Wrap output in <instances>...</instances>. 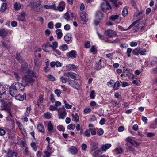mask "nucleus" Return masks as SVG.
Returning a JSON list of instances; mask_svg holds the SVG:
<instances>
[{"label":"nucleus","mask_w":157,"mask_h":157,"mask_svg":"<svg viewBox=\"0 0 157 157\" xmlns=\"http://www.w3.org/2000/svg\"><path fill=\"white\" fill-rule=\"evenodd\" d=\"M44 7L46 9H52L55 11V4H54L50 5H45Z\"/></svg>","instance_id":"38"},{"label":"nucleus","mask_w":157,"mask_h":157,"mask_svg":"<svg viewBox=\"0 0 157 157\" xmlns=\"http://www.w3.org/2000/svg\"><path fill=\"white\" fill-rule=\"evenodd\" d=\"M2 110H5L7 112L8 114L10 117H13V116L12 114L11 109L10 108L7 107V105H4L2 106H1Z\"/></svg>","instance_id":"13"},{"label":"nucleus","mask_w":157,"mask_h":157,"mask_svg":"<svg viewBox=\"0 0 157 157\" xmlns=\"http://www.w3.org/2000/svg\"><path fill=\"white\" fill-rule=\"evenodd\" d=\"M97 50L95 46H92L90 50V52H92L94 54H96L97 52Z\"/></svg>","instance_id":"40"},{"label":"nucleus","mask_w":157,"mask_h":157,"mask_svg":"<svg viewBox=\"0 0 157 157\" xmlns=\"http://www.w3.org/2000/svg\"><path fill=\"white\" fill-rule=\"evenodd\" d=\"M76 127L75 125L74 124H71L68 125L67 127V128L69 130H73Z\"/></svg>","instance_id":"47"},{"label":"nucleus","mask_w":157,"mask_h":157,"mask_svg":"<svg viewBox=\"0 0 157 157\" xmlns=\"http://www.w3.org/2000/svg\"><path fill=\"white\" fill-rule=\"evenodd\" d=\"M58 112L59 119H64L66 117L67 115L66 110L64 106L59 108Z\"/></svg>","instance_id":"4"},{"label":"nucleus","mask_w":157,"mask_h":157,"mask_svg":"<svg viewBox=\"0 0 157 157\" xmlns=\"http://www.w3.org/2000/svg\"><path fill=\"white\" fill-rule=\"evenodd\" d=\"M34 2V5L35 7V8L39 7L40 6V4H41V3H40V2L39 1H37L36 2H35L33 0L31 2Z\"/></svg>","instance_id":"56"},{"label":"nucleus","mask_w":157,"mask_h":157,"mask_svg":"<svg viewBox=\"0 0 157 157\" xmlns=\"http://www.w3.org/2000/svg\"><path fill=\"white\" fill-rule=\"evenodd\" d=\"M55 32L57 35V38L60 39L63 35L62 30L61 29H57L56 30Z\"/></svg>","instance_id":"22"},{"label":"nucleus","mask_w":157,"mask_h":157,"mask_svg":"<svg viewBox=\"0 0 157 157\" xmlns=\"http://www.w3.org/2000/svg\"><path fill=\"white\" fill-rule=\"evenodd\" d=\"M21 7H23V5L20 3L17 2H14V7L15 10L19 11L21 9Z\"/></svg>","instance_id":"19"},{"label":"nucleus","mask_w":157,"mask_h":157,"mask_svg":"<svg viewBox=\"0 0 157 157\" xmlns=\"http://www.w3.org/2000/svg\"><path fill=\"white\" fill-rule=\"evenodd\" d=\"M98 143L96 142L92 143L90 146V148L91 151L96 149L97 148Z\"/></svg>","instance_id":"30"},{"label":"nucleus","mask_w":157,"mask_h":157,"mask_svg":"<svg viewBox=\"0 0 157 157\" xmlns=\"http://www.w3.org/2000/svg\"><path fill=\"white\" fill-rule=\"evenodd\" d=\"M69 150L71 154L73 155H75L78 153L77 148L74 146H71L69 148Z\"/></svg>","instance_id":"20"},{"label":"nucleus","mask_w":157,"mask_h":157,"mask_svg":"<svg viewBox=\"0 0 157 157\" xmlns=\"http://www.w3.org/2000/svg\"><path fill=\"white\" fill-rule=\"evenodd\" d=\"M68 74L69 77H70L71 78L73 79L76 80V77L77 76V75L73 72H67Z\"/></svg>","instance_id":"31"},{"label":"nucleus","mask_w":157,"mask_h":157,"mask_svg":"<svg viewBox=\"0 0 157 157\" xmlns=\"http://www.w3.org/2000/svg\"><path fill=\"white\" fill-rule=\"evenodd\" d=\"M31 147L33 148L34 150L36 151L37 150V147L36 144L34 142H33L31 144Z\"/></svg>","instance_id":"59"},{"label":"nucleus","mask_w":157,"mask_h":157,"mask_svg":"<svg viewBox=\"0 0 157 157\" xmlns=\"http://www.w3.org/2000/svg\"><path fill=\"white\" fill-rule=\"evenodd\" d=\"M57 129L59 131L64 132L65 130V128L62 125H59L57 126Z\"/></svg>","instance_id":"54"},{"label":"nucleus","mask_w":157,"mask_h":157,"mask_svg":"<svg viewBox=\"0 0 157 157\" xmlns=\"http://www.w3.org/2000/svg\"><path fill=\"white\" fill-rule=\"evenodd\" d=\"M7 89L5 88L4 86H0V98L1 100L2 101L5 99L6 94V90Z\"/></svg>","instance_id":"8"},{"label":"nucleus","mask_w":157,"mask_h":157,"mask_svg":"<svg viewBox=\"0 0 157 157\" xmlns=\"http://www.w3.org/2000/svg\"><path fill=\"white\" fill-rule=\"evenodd\" d=\"M49 47H50V44L49 42H47L45 44L43 45L42 46V48L43 50L46 52H49Z\"/></svg>","instance_id":"17"},{"label":"nucleus","mask_w":157,"mask_h":157,"mask_svg":"<svg viewBox=\"0 0 157 157\" xmlns=\"http://www.w3.org/2000/svg\"><path fill=\"white\" fill-rule=\"evenodd\" d=\"M146 50L144 48L137 47L133 50L132 53L135 55H138L139 54L144 55L146 54Z\"/></svg>","instance_id":"3"},{"label":"nucleus","mask_w":157,"mask_h":157,"mask_svg":"<svg viewBox=\"0 0 157 157\" xmlns=\"http://www.w3.org/2000/svg\"><path fill=\"white\" fill-rule=\"evenodd\" d=\"M87 15L86 12H82L80 14V17L82 21L84 22H86L88 20Z\"/></svg>","instance_id":"15"},{"label":"nucleus","mask_w":157,"mask_h":157,"mask_svg":"<svg viewBox=\"0 0 157 157\" xmlns=\"http://www.w3.org/2000/svg\"><path fill=\"white\" fill-rule=\"evenodd\" d=\"M37 128L38 130L41 132H44V126L41 124H38Z\"/></svg>","instance_id":"33"},{"label":"nucleus","mask_w":157,"mask_h":157,"mask_svg":"<svg viewBox=\"0 0 157 157\" xmlns=\"http://www.w3.org/2000/svg\"><path fill=\"white\" fill-rule=\"evenodd\" d=\"M128 14V10L126 8H124L122 11V14L125 17Z\"/></svg>","instance_id":"58"},{"label":"nucleus","mask_w":157,"mask_h":157,"mask_svg":"<svg viewBox=\"0 0 157 157\" xmlns=\"http://www.w3.org/2000/svg\"><path fill=\"white\" fill-rule=\"evenodd\" d=\"M63 18L67 21H70V16L69 13L67 12L64 14L63 16Z\"/></svg>","instance_id":"43"},{"label":"nucleus","mask_w":157,"mask_h":157,"mask_svg":"<svg viewBox=\"0 0 157 157\" xmlns=\"http://www.w3.org/2000/svg\"><path fill=\"white\" fill-rule=\"evenodd\" d=\"M104 133L103 130L101 128H100L97 131V134L99 135H102Z\"/></svg>","instance_id":"64"},{"label":"nucleus","mask_w":157,"mask_h":157,"mask_svg":"<svg viewBox=\"0 0 157 157\" xmlns=\"http://www.w3.org/2000/svg\"><path fill=\"white\" fill-rule=\"evenodd\" d=\"M31 110V108L29 107H27L26 109V112L25 113V115L26 117H28L29 116V114L30 113Z\"/></svg>","instance_id":"57"},{"label":"nucleus","mask_w":157,"mask_h":157,"mask_svg":"<svg viewBox=\"0 0 157 157\" xmlns=\"http://www.w3.org/2000/svg\"><path fill=\"white\" fill-rule=\"evenodd\" d=\"M60 79V81L63 83H65L67 82V80L69 79L67 72L64 73L63 76L61 77Z\"/></svg>","instance_id":"12"},{"label":"nucleus","mask_w":157,"mask_h":157,"mask_svg":"<svg viewBox=\"0 0 157 157\" xmlns=\"http://www.w3.org/2000/svg\"><path fill=\"white\" fill-rule=\"evenodd\" d=\"M43 100V97L42 95H40L39 98V99L37 101V104L38 106H39L40 105H41V103H42Z\"/></svg>","instance_id":"46"},{"label":"nucleus","mask_w":157,"mask_h":157,"mask_svg":"<svg viewBox=\"0 0 157 157\" xmlns=\"http://www.w3.org/2000/svg\"><path fill=\"white\" fill-rule=\"evenodd\" d=\"M49 109L52 111H54L55 110H56L58 111L59 108H58L56 107L55 105H51L50 106Z\"/></svg>","instance_id":"48"},{"label":"nucleus","mask_w":157,"mask_h":157,"mask_svg":"<svg viewBox=\"0 0 157 157\" xmlns=\"http://www.w3.org/2000/svg\"><path fill=\"white\" fill-rule=\"evenodd\" d=\"M111 146V144L107 143L105 144L102 145L101 149L102 151L105 152L106 151L110 148Z\"/></svg>","instance_id":"18"},{"label":"nucleus","mask_w":157,"mask_h":157,"mask_svg":"<svg viewBox=\"0 0 157 157\" xmlns=\"http://www.w3.org/2000/svg\"><path fill=\"white\" fill-rule=\"evenodd\" d=\"M25 87L22 82L14 83L9 88V94L11 96H14L18 92L23 91Z\"/></svg>","instance_id":"1"},{"label":"nucleus","mask_w":157,"mask_h":157,"mask_svg":"<svg viewBox=\"0 0 157 157\" xmlns=\"http://www.w3.org/2000/svg\"><path fill=\"white\" fill-rule=\"evenodd\" d=\"M63 101L65 108L67 109H71L72 105L69 104L66 100H64Z\"/></svg>","instance_id":"49"},{"label":"nucleus","mask_w":157,"mask_h":157,"mask_svg":"<svg viewBox=\"0 0 157 157\" xmlns=\"http://www.w3.org/2000/svg\"><path fill=\"white\" fill-rule=\"evenodd\" d=\"M35 81L30 75H27L22 78L21 82L24 84L25 86H26L32 84Z\"/></svg>","instance_id":"2"},{"label":"nucleus","mask_w":157,"mask_h":157,"mask_svg":"<svg viewBox=\"0 0 157 157\" xmlns=\"http://www.w3.org/2000/svg\"><path fill=\"white\" fill-rule=\"evenodd\" d=\"M27 72L29 74L28 75H30L32 78L35 77L36 78L37 77V76L36 75V73L30 70H28Z\"/></svg>","instance_id":"39"},{"label":"nucleus","mask_w":157,"mask_h":157,"mask_svg":"<svg viewBox=\"0 0 157 157\" xmlns=\"http://www.w3.org/2000/svg\"><path fill=\"white\" fill-rule=\"evenodd\" d=\"M103 13L100 11L97 12L96 15V19L97 20L101 21L103 17Z\"/></svg>","instance_id":"26"},{"label":"nucleus","mask_w":157,"mask_h":157,"mask_svg":"<svg viewBox=\"0 0 157 157\" xmlns=\"http://www.w3.org/2000/svg\"><path fill=\"white\" fill-rule=\"evenodd\" d=\"M104 40H105V42H107L109 43H116L118 42V40L117 39H116L112 41L109 40L108 39H104Z\"/></svg>","instance_id":"55"},{"label":"nucleus","mask_w":157,"mask_h":157,"mask_svg":"<svg viewBox=\"0 0 157 157\" xmlns=\"http://www.w3.org/2000/svg\"><path fill=\"white\" fill-rule=\"evenodd\" d=\"M58 47V43L57 41H54L50 44V47H51L53 51L56 49Z\"/></svg>","instance_id":"35"},{"label":"nucleus","mask_w":157,"mask_h":157,"mask_svg":"<svg viewBox=\"0 0 157 157\" xmlns=\"http://www.w3.org/2000/svg\"><path fill=\"white\" fill-rule=\"evenodd\" d=\"M68 85L74 89L79 90L80 89V85L78 83L74 80H70L68 82Z\"/></svg>","instance_id":"7"},{"label":"nucleus","mask_w":157,"mask_h":157,"mask_svg":"<svg viewBox=\"0 0 157 157\" xmlns=\"http://www.w3.org/2000/svg\"><path fill=\"white\" fill-rule=\"evenodd\" d=\"M157 63V58L153 57L151 59L150 67H153Z\"/></svg>","instance_id":"23"},{"label":"nucleus","mask_w":157,"mask_h":157,"mask_svg":"<svg viewBox=\"0 0 157 157\" xmlns=\"http://www.w3.org/2000/svg\"><path fill=\"white\" fill-rule=\"evenodd\" d=\"M47 78L50 81H54L55 80V78L52 75H48L47 76Z\"/></svg>","instance_id":"61"},{"label":"nucleus","mask_w":157,"mask_h":157,"mask_svg":"<svg viewBox=\"0 0 157 157\" xmlns=\"http://www.w3.org/2000/svg\"><path fill=\"white\" fill-rule=\"evenodd\" d=\"M66 55L68 58H75L76 57L77 54L75 50H72L67 53Z\"/></svg>","instance_id":"10"},{"label":"nucleus","mask_w":157,"mask_h":157,"mask_svg":"<svg viewBox=\"0 0 157 157\" xmlns=\"http://www.w3.org/2000/svg\"><path fill=\"white\" fill-rule=\"evenodd\" d=\"M136 23H135V22H133L127 29H124L122 27L119 25H118L117 27L119 29L121 30L125 31L130 29Z\"/></svg>","instance_id":"28"},{"label":"nucleus","mask_w":157,"mask_h":157,"mask_svg":"<svg viewBox=\"0 0 157 157\" xmlns=\"http://www.w3.org/2000/svg\"><path fill=\"white\" fill-rule=\"evenodd\" d=\"M101 60L100 59L99 62L96 64L95 67L97 70H100L102 68V66L101 63Z\"/></svg>","instance_id":"36"},{"label":"nucleus","mask_w":157,"mask_h":157,"mask_svg":"<svg viewBox=\"0 0 157 157\" xmlns=\"http://www.w3.org/2000/svg\"><path fill=\"white\" fill-rule=\"evenodd\" d=\"M120 86V84L119 81H117L115 83L113 86V89L114 91L117 90L118 89Z\"/></svg>","instance_id":"34"},{"label":"nucleus","mask_w":157,"mask_h":157,"mask_svg":"<svg viewBox=\"0 0 157 157\" xmlns=\"http://www.w3.org/2000/svg\"><path fill=\"white\" fill-rule=\"evenodd\" d=\"M55 93L57 95V97H59L60 96V94L61 93V92L60 90L56 89L54 91Z\"/></svg>","instance_id":"60"},{"label":"nucleus","mask_w":157,"mask_h":157,"mask_svg":"<svg viewBox=\"0 0 157 157\" xmlns=\"http://www.w3.org/2000/svg\"><path fill=\"white\" fill-rule=\"evenodd\" d=\"M26 13L24 11H22L20 13V15L17 16V20L19 21H25Z\"/></svg>","instance_id":"14"},{"label":"nucleus","mask_w":157,"mask_h":157,"mask_svg":"<svg viewBox=\"0 0 157 157\" xmlns=\"http://www.w3.org/2000/svg\"><path fill=\"white\" fill-rule=\"evenodd\" d=\"M103 3H101V10L104 12H106L108 10L111 9V7L109 3L106 0H105Z\"/></svg>","instance_id":"6"},{"label":"nucleus","mask_w":157,"mask_h":157,"mask_svg":"<svg viewBox=\"0 0 157 157\" xmlns=\"http://www.w3.org/2000/svg\"><path fill=\"white\" fill-rule=\"evenodd\" d=\"M84 134L86 136L89 137L90 136V128L88 130H86L84 132Z\"/></svg>","instance_id":"53"},{"label":"nucleus","mask_w":157,"mask_h":157,"mask_svg":"<svg viewBox=\"0 0 157 157\" xmlns=\"http://www.w3.org/2000/svg\"><path fill=\"white\" fill-rule=\"evenodd\" d=\"M49 62H46V66L44 67V71L45 72H46L48 71H49L50 70L49 68Z\"/></svg>","instance_id":"50"},{"label":"nucleus","mask_w":157,"mask_h":157,"mask_svg":"<svg viewBox=\"0 0 157 157\" xmlns=\"http://www.w3.org/2000/svg\"><path fill=\"white\" fill-rule=\"evenodd\" d=\"M68 48V47L67 44L62 45L59 47V49L63 52L67 50Z\"/></svg>","instance_id":"37"},{"label":"nucleus","mask_w":157,"mask_h":157,"mask_svg":"<svg viewBox=\"0 0 157 157\" xmlns=\"http://www.w3.org/2000/svg\"><path fill=\"white\" fill-rule=\"evenodd\" d=\"M53 128V126L51 122L49 121L48 125V129L49 131H52Z\"/></svg>","instance_id":"45"},{"label":"nucleus","mask_w":157,"mask_h":157,"mask_svg":"<svg viewBox=\"0 0 157 157\" xmlns=\"http://www.w3.org/2000/svg\"><path fill=\"white\" fill-rule=\"evenodd\" d=\"M65 3L63 1H60L57 6L55 4V11H59L60 12L63 11L65 9Z\"/></svg>","instance_id":"5"},{"label":"nucleus","mask_w":157,"mask_h":157,"mask_svg":"<svg viewBox=\"0 0 157 157\" xmlns=\"http://www.w3.org/2000/svg\"><path fill=\"white\" fill-rule=\"evenodd\" d=\"M126 142L130 143L131 145H133L134 147H137L139 145V143L136 142L135 141L133 140L130 137H128L125 140Z\"/></svg>","instance_id":"9"},{"label":"nucleus","mask_w":157,"mask_h":157,"mask_svg":"<svg viewBox=\"0 0 157 157\" xmlns=\"http://www.w3.org/2000/svg\"><path fill=\"white\" fill-rule=\"evenodd\" d=\"M7 34V31L4 29L0 30V36L2 38L5 37Z\"/></svg>","instance_id":"29"},{"label":"nucleus","mask_w":157,"mask_h":157,"mask_svg":"<svg viewBox=\"0 0 157 157\" xmlns=\"http://www.w3.org/2000/svg\"><path fill=\"white\" fill-rule=\"evenodd\" d=\"M119 17V16L117 15H113L110 17V19L113 21H115Z\"/></svg>","instance_id":"52"},{"label":"nucleus","mask_w":157,"mask_h":157,"mask_svg":"<svg viewBox=\"0 0 157 157\" xmlns=\"http://www.w3.org/2000/svg\"><path fill=\"white\" fill-rule=\"evenodd\" d=\"M17 153L11 151H9L7 153L6 157H17Z\"/></svg>","instance_id":"25"},{"label":"nucleus","mask_w":157,"mask_h":157,"mask_svg":"<svg viewBox=\"0 0 157 157\" xmlns=\"http://www.w3.org/2000/svg\"><path fill=\"white\" fill-rule=\"evenodd\" d=\"M95 92L93 90L91 91L90 93V97L91 99H94L95 98Z\"/></svg>","instance_id":"63"},{"label":"nucleus","mask_w":157,"mask_h":157,"mask_svg":"<svg viewBox=\"0 0 157 157\" xmlns=\"http://www.w3.org/2000/svg\"><path fill=\"white\" fill-rule=\"evenodd\" d=\"M30 5L31 6L32 9L36 12H39L40 11V7L35 8L34 6V2H31L30 3Z\"/></svg>","instance_id":"27"},{"label":"nucleus","mask_w":157,"mask_h":157,"mask_svg":"<svg viewBox=\"0 0 157 157\" xmlns=\"http://www.w3.org/2000/svg\"><path fill=\"white\" fill-rule=\"evenodd\" d=\"M129 69H124L123 71V75L124 76L129 75Z\"/></svg>","instance_id":"44"},{"label":"nucleus","mask_w":157,"mask_h":157,"mask_svg":"<svg viewBox=\"0 0 157 157\" xmlns=\"http://www.w3.org/2000/svg\"><path fill=\"white\" fill-rule=\"evenodd\" d=\"M17 123L19 127V129L21 130L23 132L24 129L23 127V126L19 122H17Z\"/></svg>","instance_id":"62"},{"label":"nucleus","mask_w":157,"mask_h":157,"mask_svg":"<svg viewBox=\"0 0 157 157\" xmlns=\"http://www.w3.org/2000/svg\"><path fill=\"white\" fill-rule=\"evenodd\" d=\"M72 116L73 118V120L77 122H78L79 120V117L77 113H76L75 115L74 114H72Z\"/></svg>","instance_id":"41"},{"label":"nucleus","mask_w":157,"mask_h":157,"mask_svg":"<svg viewBox=\"0 0 157 157\" xmlns=\"http://www.w3.org/2000/svg\"><path fill=\"white\" fill-rule=\"evenodd\" d=\"M138 28L140 29V31L143 32L144 30L145 25L144 24H139L138 25Z\"/></svg>","instance_id":"42"},{"label":"nucleus","mask_w":157,"mask_h":157,"mask_svg":"<svg viewBox=\"0 0 157 157\" xmlns=\"http://www.w3.org/2000/svg\"><path fill=\"white\" fill-rule=\"evenodd\" d=\"M114 31L111 29H108L105 32V34L108 37H113L114 36Z\"/></svg>","instance_id":"16"},{"label":"nucleus","mask_w":157,"mask_h":157,"mask_svg":"<svg viewBox=\"0 0 157 157\" xmlns=\"http://www.w3.org/2000/svg\"><path fill=\"white\" fill-rule=\"evenodd\" d=\"M26 94L25 93H24L23 95L21 94H18L17 95L15 96V98L17 100L23 101L25 98H26Z\"/></svg>","instance_id":"21"},{"label":"nucleus","mask_w":157,"mask_h":157,"mask_svg":"<svg viewBox=\"0 0 157 157\" xmlns=\"http://www.w3.org/2000/svg\"><path fill=\"white\" fill-rule=\"evenodd\" d=\"M64 40L67 44H70L72 42V35L70 33L66 34L64 36Z\"/></svg>","instance_id":"11"},{"label":"nucleus","mask_w":157,"mask_h":157,"mask_svg":"<svg viewBox=\"0 0 157 157\" xmlns=\"http://www.w3.org/2000/svg\"><path fill=\"white\" fill-rule=\"evenodd\" d=\"M44 118L47 119H50L51 118V113L49 112L45 113L44 115Z\"/></svg>","instance_id":"51"},{"label":"nucleus","mask_w":157,"mask_h":157,"mask_svg":"<svg viewBox=\"0 0 157 157\" xmlns=\"http://www.w3.org/2000/svg\"><path fill=\"white\" fill-rule=\"evenodd\" d=\"M66 67L67 69H72L74 71L76 70L78 68V66L71 64L67 65Z\"/></svg>","instance_id":"24"},{"label":"nucleus","mask_w":157,"mask_h":157,"mask_svg":"<svg viewBox=\"0 0 157 157\" xmlns=\"http://www.w3.org/2000/svg\"><path fill=\"white\" fill-rule=\"evenodd\" d=\"M8 6L6 3H3L0 8V11L2 12H4L7 9Z\"/></svg>","instance_id":"32"}]
</instances>
